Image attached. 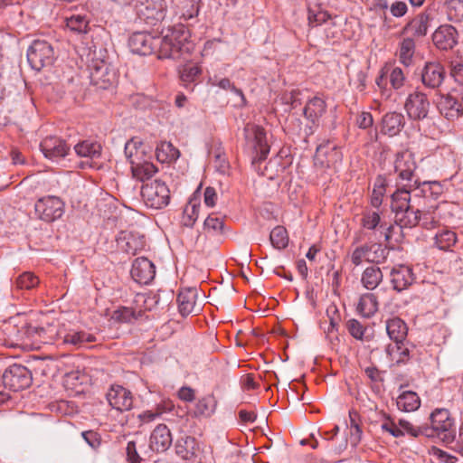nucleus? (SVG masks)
Wrapping results in <instances>:
<instances>
[{
    "label": "nucleus",
    "instance_id": "f257e3e1",
    "mask_svg": "<svg viewBox=\"0 0 463 463\" xmlns=\"http://www.w3.org/2000/svg\"><path fill=\"white\" fill-rule=\"evenodd\" d=\"M190 30L183 24L163 29L161 36H153L146 32H136L128 39V46L133 53L150 55L157 53L159 59L178 60L194 49L190 41Z\"/></svg>",
    "mask_w": 463,
    "mask_h": 463
},
{
    "label": "nucleus",
    "instance_id": "f03ea898",
    "mask_svg": "<svg viewBox=\"0 0 463 463\" xmlns=\"http://www.w3.org/2000/svg\"><path fill=\"white\" fill-rule=\"evenodd\" d=\"M430 425L423 424V434L427 438H437L449 447L457 434L455 419L447 409H436L430 415Z\"/></svg>",
    "mask_w": 463,
    "mask_h": 463
},
{
    "label": "nucleus",
    "instance_id": "7ed1b4c3",
    "mask_svg": "<svg viewBox=\"0 0 463 463\" xmlns=\"http://www.w3.org/2000/svg\"><path fill=\"white\" fill-rule=\"evenodd\" d=\"M26 55L31 68L36 71L51 67L56 60L52 44L45 40H34L29 46Z\"/></svg>",
    "mask_w": 463,
    "mask_h": 463
},
{
    "label": "nucleus",
    "instance_id": "20e7f679",
    "mask_svg": "<svg viewBox=\"0 0 463 463\" xmlns=\"http://www.w3.org/2000/svg\"><path fill=\"white\" fill-rule=\"evenodd\" d=\"M435 102L440 115L448 120H455L463 116V93L457 89L446 93L439 90Z\"/></svg>",
    "mask_w": 463,
    "mask_h": 463
},
{
    "label": "nucleus",
    "instance_id": "39448f33",
    "mask_svg": "<svg viewBox=\"0 0 463 463\" xmlns=\"http://www.w3.org/2000/svg\"><path fill=\"white\" fill-rule=\"evenodd\" d=\"M244 137L248 148L251 150L252 161L265 160L269 153V146L264 129L259 126L247 125L244 128Z\"/></svg>",
    "mask_w": 463,
    "mask_h": 463
},
{
    "label": "nucleus",
    "instance_id": "423d86ee",
    "mask_svg": "<svg viewBox=\"0 0 463 463\" xmlns=\"http://www.w3.org/2000/svg\"><path fill=\"white\" fill-rule=\"evenodd\" d=\"M404 109L411 120L423 121L429 118L430 101L424 91L416 88L408 95Z\"/></svg>",
    "mask_w": 463,
    "mask_h": 463
},
{
    "label": "nucleus",
    "instance_id": "0eeeda50",
    "mask_svg": "<svg viewBox=\"0 0 463 463\" xmlns=\"http://www.w3.org/2000/svg\"><path fill=\"white\" fill-rule=\"evenodd\" d=\"M135 8L138 19L149 26L162 22L166 14L165 0H140Z\"/></svg>",
    "mask_w": 463,
    "mask_h": 463
},
{
    "label": "nucleus",
    "instance_id": "6e6552de",
    "mask_svg": "<svg viewBox=\"0 0 463 463\" xmlns=\"http://www.w3.org/2000/svg\"><path fill=\"white\" fill-rule=\"evenodd\" d=\"M141 195L146 205L154 209L164 208L170 200V191L167 185L160 180H154L142 185Z\"/></svg>",
    "mask_w": 463,
    "mask_h": 463
},
{
    "label": "nucleus",
    "instance_id": "1a4fd4ad",
    "mask_svg": "<svg viewBox=\"0 0 463 463\" xmlns=\"http://www.w3.org/2000/svg\"><path fill=\"white\" fill-rule=\"evenodd\" d=\"M2 381L5 388L18 392L31 386L33 375L27 367L14 364L5 370Z\"/></svg>",
    "mask_w": 463,
    "mask_h": 463
},
{
    "label": "nucleus",
    "instance_id": "9d476101",
    "mask_svg": "<svg viewBox=\"0 0 463 463\" xmlns=\"http://www.w3.org/2000/svg\"><path fill=\"white\" fill-rule=\"evenodd\" d=\"M64 208L63 201L53 195L42 197L34 204L36 216L45 222H52L61 218L64 214Z\"/></svg>",
    "mask_w": 463,
    "mask_h": 463
},
{
    "label": "nucleus",
    "instance_id": "9b49d317",
    "mask_svg": "<svg viewBox=\"0 0 463 463\" xmlns=\"http://www.w3.org/2000/svg\"><path fill=\"white\" fill-rule=\"evenodd\" d=\"M417 165L411 153L402 152L397 154L394 170L398 174L399 179L402 182H405L402 185H406L409 188H414L419 185V178L414 174Z\"/></svg>",
    "mask_w": 463,
    "mask_h": 463
},
{
    "label": "nucleus",
    "instance_id": "f8f14e48",
    "mask_svg": "<svg viewBox=\"0 0 463 463\" xmlns=\"http://www.w3.org/2000/svg\"><path fill=\"white\" fill-rule=\"evenodd\" d=\"M89 69L91 83L100 89H108L117 80L114 68L105 60H92Z\"/></svg>",
    "mask_w": 463,
    "mask_h": 463
},
{
    "label": "nucleus",
    "instance_id": "ddd939ff",
    "mask_svg": "<svg viewBox=\"0 0 463 463\" xmlns=\"http://www.w3.org/2000/svg\"><path fill=\"white\" fill-rule=\"evenodd\" d=\"M422 222V226L429 229L434 225V218L430 216V212L421 213L419 208L410 205L400 213H395V223L401 228H412Z\"/></svg>",
    "mask_w": 463,
    "mask_h": 463
},
{
    "label": "nucleus",
    "instance_id": "4468645a",
    "mask_svg": "<svg viewBox=\"0 0 463 463\" xmlns=\"http://www.w3.org/2000/svg\"><path fill=\"white\" fill-rule=\"evenodd\" d=\"M326 109V101L319 96H314L307 101L303 109V116L309 123L305 128L306 137L315 132V128L317 127L319 118L325 114Z\"/></svg>",
    "mask_w": 463,
    "mask_h": 463
},
{
    "label": "nucleus",
    "instance_id": "2eb2a0df",
    "mask_svg": "<svg viewBox=\"0 0 463 463\" xmlns=\"http://www.w3.org/2000/svg\"><path fill=\"white\" fill-rule=\"evenodd\" d=\"M40 149L47 159L58 162L68 155L70 146L64 139L50 136L41 141Z\"/></svg>",
    "mask_w": 463,
    "mask_h": 463
},
{
    "label": "nucleus",
    "instance_id": "dca6fc26",
    "mask_svg": "<svg viewBox=\"0 0 463 463\" xmlns=\"http://www.w3.org/2000/svg\"><path fill=\"white\" fill-rule=\"evenodd\" d=\"M446 77L444 66L438 61H427L420 72L421 82L430 90H439Z\"/></svg>",
    "mask_w": 463,
    "mask_h": 463
},
{
    "label": "nucleus",
    "instance_id": "f3484780",
    "mask_svg": "<svg viewBox=\"0 0 463 463\" xmlns=\"http://www.w3.org/2000/svg\"><path fill=\"white\" fill-rule=\"evenodd\" d=\"M106 397L109 405L117 411H126L133 407L131 392L121 385H112Z\"/></svg>",
    "mask_w": 463,
    "mask_h": 463
},
{
    "label": "nucleus",
    "instance_id": "a211bd4d",
    "mask_svg": "<svg viewBox=\"0 0 463 463\" xmlns=\"http://www.w3.org/2000/svg\"><path fill=\"white\" fill-rule=\"evenodd\" d=\"M130 274L136 282L146 285L155 278L156 268L148 259L145 257L137 258L132 264Z\"/></svg>",
    "mask_w": 463,
    "mask_h": 463
},
{
    "label": "nucleus",
    "instance_id": "6ab92c4d",
    "mask_svg": "<svg viewBox=\"0 0 463 463\" xmlns=\"http://www.w3.org/2000/svg\"><path fill=\"white\" fill-rule=\"evenodd\" d=\"M127 460L129 463H142L143 461H155L153 449L145 440L138 443L128 441L126 447Z\"/></svg>",
    "mask_w": 463,
    "mask_h": 463
},
{
    "label": "nucleus",
    "instance_id": "aec40b11",
    "mask_svg": "<svg viewBox=\"0 0 463 463\" xmlns=\"http://www.w3.org/2000/svg\"><path fill=\"white\" fill-rule=\"evenodd\" d=\"M390 276L392 288L398 292L408 288L415 281L412 269L403 264L394 266L390 272Z\"/></svg>",
    "mask_w": 463,
    "mask_h": 463
},
{
    "label": "nucleus",
    "instance_id": "412c9836",
    "mask_svg": "<svg viewBox=\"0 0 463 463\" xmlns=\"http://www.w3.org/2000/svg\"><path fill=\"white\" fill-rule=\"evenodd\" d=\"M458 32L449 24L440 25L432 34V41L435 46L442 51L452 49L458 43Z\"/></svg>",
    "mask_w": 463,
    "mask_h": 463
},
{
    "label": "nucleus",
    "instance_id": "4be33fe9",
    "mask_svg": "<svg viewBox=\"0 0 463 463\" xmlns=\"http://www.w3.org/2000/svg\"><path fill=\"white\" fill-rule=\"evenodd\" d=\"M119 249L130 255H136L146 247L145 236L134 232H121L117 239Z\"/></svg>",
    "mask_w": 463,
    "mask_h": 463
},
{
    "label": "nucleus",
    "instance_id": "5701e85b",
    "mask_svg": "<svg viewBox=\"0 0 463 463\" xmlns=\"http://www.w3.org/2000/svg\"><path fill=\"white\" fill-rule=\"evenodd\" d=\"M173 439L170 430L165 424L157 425L149 438V445L155 453L166 451L172 445Z\"/></svg>",
    "mask_w": 463,
    "mask_h": 463
},
{
    "label": "nucleus",
    "instance_id": "b1692460",
    "mask_svg": "<svg viewBox=\"0 0 463 463\" xmlns=\"http://www.w3.org/2000/svg\"><path fill=\"white\" fill-rule=\"evenodd\" d=\"M432 17L430 13L425 12L410 21L402 30V34L411 33V37H423L427 34L428 28Z\"/></svg>",
    "mask_w": 463,
    "mask_h": 463
},
{
    "label": "nucleus",
    "instance_id": "393cba45",
    "mask_svg": "<svg viewBox=\"0 0 463 463\" xmlns=\"http://www.w3.org/2000/svg\"><path fill=\"white\" fill-rule=\"evenodd\" d=\"M201 188L200 184L197 189L194 192L188 203L184 209L182 223L185 227L192 228L199 217L200 209V198H201Z\"/></svg>",
    "mask_w": 463,
    "mask_h": 463
},
{
    "label": "nucleus",
    "instance_id": "a878e982",
    "mask_svg": "<svg viewBox=\"0 0 463 463\" xmlns=\"http://www.w3.org/2000/svg\"><path fill=\"white\" fill-rule=\"evenodd\" d=\"M196 288H186L180 290L177 295L178 309L183 317L194 312L196 300H197Z\"/></svg>",
    "mask_w": 463,
    "mask_h": 463
},
{
    "label": "nucleus",
    "instance_id": "bb28decb",
    "mask_svg": "<svg viewBox=\"0 0 463 463\" xmlns=\"http://www.w3.org/2000/svg\"><path fill=\"white\" fill-rule=\"evenodd\" d=\"M62 339L65 345H72L76 349L86 347L88 344L97 341L94 334L78 329H70Z\"/></svg>",
    "mask_w": 463,
    "mask_h": 463
},
{
    "label": "nucleus",
    "instance_id": "cd10ccee",
    "mask_svg": "<svg viewBox=\"0 0 463 463\" xmlns=\"http://www.w3.org/2000/svg\"><path fill=\"white\" fill-rule=\"evenodd\" d=\"M386 332L389 338L399 345L405 341L408 326L400 317H392L386 321Z\"/></svg>",
    "mask_w": 463,
    "mask_h": 463
},
{
    "label": "nucleus",
    "instance_id": "c85d7f7f",
    "mask_svg": "<svg viewBox=\"0 0 463 463\" xmlns=\"http://www.w3.org/2000/svg\"><path fill=\"white\" fill-rule=\"evenodd\" d=\"M383 132L390 137L399 134L405 125L404 116L400 112H389L383 118Z\"/></svg>",
    "mask_w": 463,
    "mask_h": 463
},
{
    "label": "nucleus",
    "instance_id": "c756f323",
    "mask_svg": "<svg viewBox=\"0 0 463 463\" xmlns=\"http://www.w3.org/2000/svg\"><path fill=\"white\" fill-rule=\"evenodd\" d=\"M378 298L373 293L361 295L356 306V311L363 317L370 318L378 311Z\"/></svg>",
    "mask_w": 463,
    "mask_h": 463
},
{
    "label": "nucleus",
    "instance_id": "7c9ffc66",
    "mask_svg": "<svg viewBox=\"0 0 463 463\" xmlns=\"http://www.w3.org/2000/svg\"><path fill=\"white\" fill-rule=\"evenodd\" d=\"M413 188L406 187V185H402V188H398L392 194V203L391 208L394 213H400L402 210L406 209L411 204V193Z\"/></svg>",
    "mask_w": 463,
    "mask_h": 463
},
{
    "label": "nucleus",
    "instance_id": "2f4dec72",
    "mask_svg": "<svg viewBox=\"0 0 463 463\" xmlns=\"http://www.w3.org/2000/svg\"><path fill=\"white\" fill-rule=\"evenodd\" d=\"M383 275L381 269L377 266L367 267L361 277V283L368 290H373L383 281Z\"/></svg>",
    "mask_w": 463,
    "mask_h": 463
},
{
    "label": "nucleus",
    "instance_id": "473e14b6",
    "mask_svg": "<svg viewBox=\"0 0 463 463\" xmlns=\"http://www.w3.org/2000/svg\"><path fill=\"white\" fill-rule=\"evenodd\" d=\"M217 402L213 395H206L202 397L195 403L194 411V416L196 418H209L211 417L216 409Z\"/></svg>",
    "mask_w": 463,
    "mask_h": 463
},
{
    "label": "nucleus",
    "instance_id": "72a5a7b5",
    "mask_svg": "<svg viewBox=\"0 0 463 463\" xmlns=\"http://www.w3.org/2000/svg\"><path fill=\"white\" fill-rule=\"evenodd\" d=\"M396 404L399 410L410 412L420 407V400L416 392L404 391L397 397Z\"/></svg>",
    "mask_w": 463,
    "mask_h": 463
},
{
    "label": "nucleus",
    "instance_id": "f704fd0d",
    "mask_svg": "<svg viewBox=\"0 0 463 463\" xmlns=\"http://www.w3.org/2000/svg\"><path fill=\"white\" fill-rule=\"evenodd\" d=\"M415 41L412 37L408 36L402 39L399 44L398 58L406 67H409L412 63V59L415 53Z\"/></svg>",
    "mask_w": 463,
    "mask_h": 463
},
{
    "label": "nucleus",
    "instance_id": "c9c22d12",
    "mask_svg": "<svg viewBox=\"0 0 463 463\" xmlns=\"http://www.w3.org/2000/svg\"><path fill=\"white\" fill-rule=\"evenodd\" d=\"M131 170L133 175L140 181L150 179L157 172V168L153 163L148 161L141 162L140 160H133L131 162Z\"/></svg>",
    "mask_w": 463,
    "mask_h": 463
},
{
    "label": "nucleus",
    "instance_id": "e433bc0d",
    "mask_svg": "<svg viewBox=\"0 0 463 463\" xmlns=\"http://www.w3.org/2000/svg\"><path fill=\"white\" fill-rule=\"evenodd\" d=\"M197 442L194 437L183 436L175 443V452L184 459L191 458L196 450Z\"/></svg>",
    "mask_w": 463,
    "mask_h": 463
},
{
    "label": "nucleus",
    "instance_id": "4c0bfd02",
    "mask_svg": "<svg viewBox=\"0 0 463 463\" xmlns=\"http://www.w3.org/2000/svg\"><path fill=\"white\" fill-rule=\"evenodd\" d=\"M101 145L91 140H83L74 146L75 153L81 157L98 158L101 154Z\"/></svg>",
    "mask_w": 463,
    "mask_h": 463
},
{
    "label": "nucleus",
    "instance_id": "58836bf2",
    "mask_svg": "<svg viewBox=\"0 0 463 463\" xmlns=\"http://www.w3.org/2000/svg\"><path fill=\"white\" fill-rule=\"evenodd\" d=\"M156 156L161 163H170L178 159L180 152L172 143L164 141L156 146Z\"/></svg>",
    "mask_w": 463,
    "mask_h": 463
},
{
    "label": "nucleus",
    "instance_id": "ea45409f",
    "mask_svg": "<svg viewBox=\"0 0 463 463\" xmlns=\"http://www.w3.org/2000/svg\"><path fill=\"white\" fill-rule=\"evenodd\" d=\"M367 262L383 263L389 254V249L380 243H366Z\"/></svg>",
    "mask_w": 463,
    "mask_h": 463
},
{
    "label": "nucleus",
    "instance_id": "a19ab883",
    "mask_svg": "<svg viewBox=\"0 0 463 463\" xmlns=\"http://www.w3.org/2000/svg\"><path fill=\"white\" fill-rule=\"evenodd\" d=\"M269 241L272 246L278 250H283L288 245V234L287 229L278 225L270 232Z\"/></svg>",
    "mask_w": 463,
    "mask_h": 463
},
{
    "label": "nucleus",
    "instance_id": "79ce46f5",
    "mask_svg": "<svg viewBox=\"0 0 463 463\" xmlns=\"http://www.w3.org/2000/svg\"><path fill=\"white\" fill-rule=\"evenodd\" d=\"M40 283L39 278L31 271H24L15 278L14 286L19 290H31Z\"/></svg>",
    "mask_w": 463,
    "mask_h": 463
},
{
    "label": "nucleus",
    "instance_id": "37998d69",
    "mask_svg": "<svg viewBox=\"0 0 463 463\" xmlns=\"http://www.w3.org/2000/svg\"><path fill=\"white\" fill-rule=\"evenodd\" d=\"M179 7L180 18L189 21L197 17L199 14L198 0H182Z\"/></svg>",
    "mask_w": 463,
    "mask_h": 463
},
{
    "label": "nucleus",
    "instance_id": "c03bdc74",
    "mask_svg": "<svg viewBox=\"0 0 463 463\" xmlns=\"http://www.w3.org/2000/svg\"><path fill=\"white\" fill-rule=\"evenodd\" d=\"M457 241L456 232L450 230H443L435 236V243L442 250H449L456 244Z\"/></svg>",
    "mask_w": 463,
    "mask_h": 463
},
{
    "label": "nucleus",
    "instance_id": "a18cd8bd",
    "mask_svg": "<svg viewBox=\"0 0 463 463\" xmlns=\"http://www.w3.org/2000/svg\"><path fill=\"white\" fill-rule=\"evenodd\" d=\"M142 314V311L137 313L131 307H122L114 311L112 318L119 323H132L138 319Z\"/></svg>",
    "mask_w": 463,
    "mask_h": 463
},
{
    "label": "nucleus",
    "instance_id": "49530a36",
    "mask_svg": "<svg viewBox=\"0 0 463 463\" xmlns=\"http://www.w3.org/2000/svg\"><path fill=\"white\" fill-rule=\"evenodd\" d=\"M386 181L383 175H378L375 179L373 189L371 196V204L378 208L383 202V197L385 193Z\"/></svg>",
    "mask_w": 463,
    "mask_h": 463
},
{
    "label": "nucleus",
    "instance_id": "de8ad7c7",
    "mask_svg": "<svg viewBox=\"0 0 463 463\" xmlns=\"http://www.w3.org/2000/svg\"><path fill=\"white\" fill-rule=\"evenodd\" d=\"M210 82L213 86H218L220 89L224 90H230L235 93L237 96L241 98V103H245L246 99L244 94L241 89H238L234 86V84L228 78H218L214 76L210 79Z\"/></svg>",
    "mask_w": 463,
    "mask_h": 463
},
{
    "label": "nucleus",
    "instance_id": "09e8293b",
    "mask_svg": "<svg viewBox=\"0 0 463 463\" xmlns=\"http://www.w3.org/2000/svg\"><path fill=\"white\" fill-rule=\"evenodd\" d=\"M346 327L349 334L357 340H370V337L365 335L367 328L363 326L357 319H349L346 323Z\"/></svg>",
    "mask_w": 463,
    "mask_h": 463
},
{
    "label": "nucleus",
    "instance_id": "8fccbe9b",
    "mask_svg": "<svg viewBox=\"0 0 463 463\" xmlns=\"http://www.w3.org/2000/svg\"><path fill=\"white\" fill-rule=\"evenodd\" d=\"M331 15L325 10H322L320 6L317 8L308 7V24L312 26H317L326 23Z\"/></svg>",
    "mask_w": 463,
    "mask_h": 463
},
{
    "label": "nucleus",
    "instance_id": "3c124183",
    "mask_svg": "<svg viewBox=\"0 0 463 463\" xmlns=\"http://www.w3.org/2000/svg\"><path fill=\"white\" fill-rule=\"evenodd\" d=\"M203 227L208 232L221 234L224 229V222L222 218L216 216L214 213H211L205 219Z\"/></svg>",
    "mask_w": 463,
    "mask_h": 463
},
{
    "label": "nucleus",
    "instance_id": "603ef678",
    "mask_svg": "<svg viewBox=\"0 0 463 463\" xmlns=\"http://www.w3.org/2000/svg\"><path fill=\"white\" fill-rule=\"evenodd\" d=\"M66 25L70 30L81 33L87 32L89 21L85 16L77 14L67 18Z\"/></svg>",
    "mask_w": 463,
    "mask_h": 463
},
{
    "label": "nucleus",
    "instance_id": "864d4df0",
    "mask_svg": "<svg viewBox=\"0 0 463 463\" xmlns=\"http://www.w3.org/2000/svg\"><path fill=\"white\" fill-rule=\"evenodd\" d=\"M201 73V69L194 64H189L185 65L181 72H180V79L182 82L187 86V84L193 83L196 80L198 76Z\"/></svg>",
    "mask_w": 463,
    "mask_h": 463
},
{
    "label": "nucleus",
    "instance_id": "5fc2aeb1",
    "mask_svg": "<svg viewBox=\"0 0 463 463\" xmlns=\"http://www.w3.org/2000/svg\"><path fill=\"white\" fill-rule=\"evenodd\" d=\"M349 418H350L351 439L354 444H357L360 442V440L362 439V435H363L362 428L357 421V420L359 418V414L355 411H350Z\"/></svg>",
    "mask_w": 463,
    "mask_h": 463
},
{
    "label": "nucleus",
    "instance_id": "6e6d98bb",
    "mask_svg": "<svg viewBox=\"0 0 463 463\" xmlns=\"http://www.w3.org/2000/svg\"><path fill=\"white\" fill-rule=\"evenodd\" d=\"M449 20L452 22H460L463 20V0H454L446 6Z\"/></svg>",
    "mask_w": 463,
    "mask_h": 463
},
{
    "label": "nucleus",
    "instance_id": "4d7b16f0",
    "mask_svg": "<svg viewBox=\"0 0 463 463\" xmlns=\"http://www.w3.org/2000/svg\"><path fill=\"white\" fill-rule=\"evenodd\" d=\"M141 146L142 142L135 138L126 143L124 152L130 164L133 160H139L138 154Z\"/></svg>",
    "mask_w": 463,
    "mask_h": 463
},
{
    "label": "nucleus",
    "instance_id": "13d9d810",
    "mask_svg": "<svg viewBox=\"0 0 463 463\" xmlns=\"http://www.w3.org/2000/svg\"><path fill=\"white\" fill-rule=\"evenodd\" d=\"M400 428L404 431V434L407 433L411 437L418 438L420 436H424L423 434V424L420 426H414L409 420L401 419L398 421Z\"/></svg>",
    "mask_w": 463,
    "mask_h": 463
},
{
    "label": "nucleus",
    "instance_id": "bf43d9fd",
    "mask_svg": "<svg viewBox=\"0 0 463 463\" xmlns=\"http://www.w3.org/2000/svg\"><path fill=\"white\" fill-rule=\"evenodd\" d=\"M432 186H439V184L437 182H423L420 183L419 181V185L417 187H414L412 191H415L416 194H414L415 197H430L432 196L434 194H438L439 193H434L432 191Z\"/></svg>",
    "mask_w": 463,
    "mask_h": 463
},
{
    "label": "nucleus",
    "instance_id": "052dcab7",
    "mask_svg": "<svg viewBox=\"0 0 463 463\" xmlns=\"http://www.w3.org/2000/svg\"><path fill=\"white\" fill-rule=\"evenodd\" d=\"M81 437L85 442L94 450H97L101 445L100 435L94 430H84L81 432Z\"/></svg>",
    "mask_w": 463,
    "mask_h": 463
},
{
    "label": "nucleus",
    "instance_id": "680f3d73",
    "mask_svg": "<svg viewBox=\"0 0 463 463\" xmlns=\"http://www.w3.org/2000/svg\"><path fill=\"white\" fill-rule=\"evenodd\" d=\"M381 218L376 212H367L362 218L363 227L368 230H374L380 223Z\"/></svg>",
    "mask_w": 463,
    "mask_h": 463
},
{
    "label": "nucleus",
    "instance_id": "e2e57ef3",
    "mask_svg": "<svg viewBox=\"0 0 463 463\" xmlns=\"http://www.w3.org/2000/svg\"><path fill=\"white\" fill-rule=\"evenodd\" d=\"M405 77L401 68L395 67L390 74V83L393 89L399 90L404 84Z\"/></svg>",
    "mask_w": 463,
    "mask_h": 463
},
{
    "label": "nucleus",
    "instance_id": "0e129e2a",
    "mask_svg": "<svg viewBox=\"0 0 463 463\" xmlns=\"http://www.w3.org/2000/svg\"><path fill=\"white\" fill-rule=\"evenodd\" d=\"M364 260L367 261L366 243L355 248L351 255V261L354 266H359Z\"/></svg>",
    "mask_w": 463,
    "mask_h": 463
},
{
    "label": "nucleus",
    "instance_id": "69168bd1",
    "mask_svg": "<svg viewBox=\"0 0 463 463\" xmlns=\"http://www.w3.org/2000/svg\"><path fill=\"white\" fill-rule=\"evenodd\" d=\"M433 455L442 463H458V458L440 449H434Z\"/></svg>",
    "mask_w": 463,
    "mask_h": 463
},
{
    "label": "nucleus",
    "instance_id": "338daca9",
    "mask_svg": "<svg viewBox=\"0 0 463 463\" xmlns=\"http://www.w3.org/2000/svg\"><path fill=\"white\" fill-rule=\"evenodd\" d=\"M449 448L463 458V422L459 427L458 437H455V441L449 445Z\"/></svg>",
    "mask_w": 463,
    "mask_h": 463
},
{
    "label": "nucleus",
    "instance_id": "774afa93",
    "mask_svg": "<svg viewBox=\"0 0 463 463\" xmlns=\"http://www.w3.org/2000/svg\"><path fill=\"white\" fill-rule=\"evenodd\" d=\"M373 123V116L370 112H362L356 118V124L360 128L366 129L372 127Z\"/></svg>",
    "mask_w": 463,
    "mask_h": 463
}]
</instances>
